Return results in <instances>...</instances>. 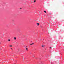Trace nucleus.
Listing matches in <instances>:
<instances>
[{"label": "nucleus", "instance_id": "1", "mask_svg": "<svg viewBox=\"0 0 64 64\" xmlns=\"http://www.w3.org/2000/svg\"><path fill=\"white\" fill-rule=\"evenodd\" d=\"M14 40H16V39H17V38H16V37L14 38Z\"/></svg>", "mask_w": 64, "mask_h": 64}, {"label": "nucleus", "instance_id": "2", "mask_svg": "<svg viewBox=\"0 0 64 64\" xmlns=\"http://www.w3.org/2000/svg\"><path fill=\"white\" fill-rule=\"evenodd\" d=\"M32 45H34V43H32V44H30V45L31 46Z\"/></svg>", "mask_w": 64, "mask_h": 64}, {"label": "nucleus", "instance_id": "3", "mask_svg": "<svg viewBox=\"0 0 64 64\" xmlns=\"http://www.w3.org/2000/svg\"><path fill=\"white\" fill-rule=\"evenodd\" d=\"M37 24H38V26H39V24L37 23Z\"/></svg>", "mask_w": 64, "mask_h": 64}, {"label": "nucleus", "instance_id": "4", "mask_svg": "<svg viewBox=\"0 0 64 64\" xmlns=\"http://www.w3.org/2000/svg\"><path fill=\"white\" fill-rule=\"evenodd\" d=\"M8 41H9V42H10V41H11V40H8Z\"/></svg>", "mask_w": 64, "mask_h": 64}, {"label": "nucleus", "instance_id": "5", "mask_svg": "<svg viewBox=\"0 0 64 64\" xmlns=\"http://www.w3.org/2000/svg\"><path fill=\"white\" fill-rule=\"evenodd\" d=\"M44 13H47V12H46V11H44Z\"/></svg>", "mask_w": 64, "mask_h": 64}, {"label": "nucleus", "instance_id": "6", "mask_svg": "<svg viewBox=\"0 0 64 64\" xmlns=\"http://www.w3.org/2000/svg\"><path fill=\"white\" fill-rule=\"evenodd\" d=\"M42 47H44V46L42 45Z\"/></svg>", "mask_w": 64, "mask_h": 64}, {"label": "nucleus", "instance_id": "7", "mask_svg": "<svg viewBox=\"0 0 64 64\" xmlns=\"http://www.w3.org/2000/svg\"><path fill=\"white\" fill-rule=\"evenodd\" d=\"M26 50H27V51H28V48H26Z\"/></svg>", "mask_w": 64, "mask_h": 64}, {"label": "nucleus", "instance_id": "8", "mask_svg": "<svg viewBox=\"0 0 64 64\" xmlns=\"http://www.w3.org/2000/svg\"><path fill=\"white\" fill-rule=\"evenodd\" d=\"M11 49L12 50V51H13V49H12V48H11Z\"/></svg>", "mask_w": 64, "mask_h": 64}, {"label": "nucleus", "instance_id": "9", "mask_svg": "<svg viewBox=\"0 0 64 64\" xmlns=\"http://www.w3.org/2000/svg\"><path fill=\"white\" fill-rule=\"evenodd\" d=\"M36 0H35V1H34V3H35V2H36Z\"/></svg>", "mask_w": 64, "mask_h": 64}, {"label": "nucleus", "instance_id": "10", "mask_svg": "<svg viewBox=\"0 0 64 64\" xmlns=\"http://www.w3.org/2000/svg\"><path fill=\"white\" fill-rule=\"evenodd\" d=\"M10 46V47H12V46Z\"/></svg>", "mask_w": 64, "mask_h": 64}, {"label": "nucleus", "instance_id": "11", "mask_svg": "<svg viewBox=\"0 0 64 64\" xmlns=\"http://www.w3.org/2000/svg\"><path fill=\"white\" fill-rule=\"evenodd\" d=\"M51 48H51V47L50 48V49H51Z\"/></svg>", "mask_w": 64, "mask_h": 64}, {"label": "nucleus", "instance_id": "12", "mask_svg": "<svg viewBox=\"0 0 64 64\" xmlns=\"http://www.w3.org/2000/svg\"><path fill=\"white\" fill-rule=\"evenodd\" d=\"M0 44H1V42H0Z\"/></svg>", "mask_w": 64, "mask_h": 64}, {"label": "nucleus", "instance_id": "13", "mask_svg": "<svg viewBox=\"0 0 64 64\" xmlns=\"http://www.w3.org/2000/svg\"><path fill=\"white\" fill-rule=\"evenodd\" d=\"M26 48H27V47H26Z\"/></svg>", "mask_w": 64, "mask_h": 64}, {"label": "nucleus", "instance_id": "14", "mask_svg": "<svg viewBox=\"0 0 64 64\" xmlns=\"http://www.w3.org/2000/svg\"><path fill=\"white\" fill-rule=\"evenodd\" d=\"M20 9H22V8H21Z\"/></svg>", "mask_w": 64, "mask_h": 64}]
</instances>
